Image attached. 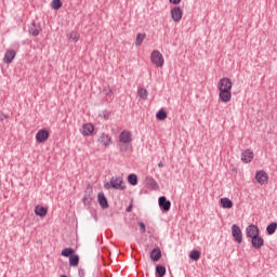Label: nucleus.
Wrapping results in <instances>:
<instances>
[{
	"label": "nucleus",
	"mask_w": 277,
	"mask_h": 277,
	"mask_svg": "<svg viewBox=\"0 0 277 277\" xmlns=\"http://www.w3.org/2000/svg\"><path fill=\"white\" fill-rule=\"evenodd\" d=\"M105 189H120L121 192L127 189L124 186V180L121 176H113L109 182L104 184Z\"/></svg>",
	"instance_id": "1"
},
{
	"label": "nucleus",
	"mask_w": 277,
	"mask_h": 277,
	"mask_svg": "<svg viewBox=\"0 0 277 277\" xmlns=\"http://www.w3.org/2000/svg\"><path fill=\"white\" fill-rule=\"evenodd\" d=\"M150 62L155 64L158 68H161L163 64H166V60H163V54L159 52V50H154L150 54Z\"/></svg>",
	"instance_id": "2"
},
{
	"label": "nucleus",
	"mask_w": 277,
	"mask_h": 277,
	"mask_svg": "<svg viewBox=\"0 0 277 277\" xmlns=\"http://www.w3.org/2000/svg\"><path fill=\"white\" fill-rule=\"evenodd\" d=\"M98 144L104 146L105 148H108V146H111L114 144V141L111 140V135L103 132L100 134V137L97 138Z\"/></svg>",
	"instance_id": "3"
},
{
	"label": "nucleus",
	"mask_w": 277,
	"mask_h": 277,
	"mask_svg": "<svg viewBox=\"0 0 277 277\" xmlns=\"http://www.w3.org/2000/svg\"><path fill=\"white\" fill-rule=\"evenodd\" d=\"M260 234L261 230L259 229V226L254 224H250L246 228V237H248V239H253L254 237H258V235Z\"/></svg>",
	"instance_id": "4"
},
{
	"label": "nucleus",
	"mask_w": 277,
	"mask_h": 277,
	"mask_svg": "<svg viewBox=\"0 0 277 277\" xmlns=\"http://www.w3.org/2000/svg\"><path fill=\"white\" fill-rule=\"evenodd\" d=\"M217 90L219 91H222V90L230 91V90H233V81L229 78L220 79V81L217 82Z\"/></svg>",
	"instance_id": "5"
},
{
	"label": "nucleus",
	"mask_w": 277,
	"mask_h": 277,
	"mask_svg": "<svg viewBox=\"0 0 277 277\" xmlns=\"http://www.w3.org/2000/svg\"><path fill=\"white\" fill-rule=\"evenodd\" d=\"M232 235L237 243H241L243 241V234L237 224L232 226Z\"/></svg>",
	"instance_id": "6"
},
{
	"label": "nucleus",
	"mask_w": 277,
	"mask_h": 277,
	"mask_svg": "<svg viewBox=\"0 0 277 277\" xmlns=\"http://www.w3.org/2000/svg\"><path fill=\"white\" fill-rule=\"evenodd\" d=\"M49 137H50L49 130L41 129L36 134V142L37 144H44V142H47Z\"/></svg>",
	"instance_id": "7"
},
{
	"label": "nucleus",
	"mask_w": 277,
	"mask_h": 277,
	"mask_svg": "<svg viewBox=\"0 0 277 277\" xmlns=\"http://www.w3.org/2000/svg\"><path fill=\"white\" fill-rule=\"evenodd\" d=\"M158 205H159L161 211H164L166 213H167V211H170V209L172 207V202L170 200H168V198L166 196L159 197Z\"/></svg>",
	"instance_id": "8"
},
{
	"label": "nucleus",
	"mask_w": 277,
	"mask_h": 277,
	"mask_svg": "<svg viewBox=\"0 0 277 277\" xmlns=\"http://www.w3.org/2000/svg\"><path fill=\"white\" fill-rule=\"evenodd\" d=\"M119 142H120V144H131V142H133V137L131 135V132L128 131V130H123L119 134Z\"/></svg>",
	"instance_id": "9"
},
{
	"label": "nucleus",
	"mask_w": 277,
	"mask_h": 277,
	"mask_svg": "<svg viewBox=\"0 0 277 277\" xmlns=\"http://www.w3.org/2000/svg\"><path fill=\"white\" fill-rule=\"evenodd\" d=\"M171 16L174 23H181V19L183 18V10L181 9V6H174L171 10Z\"/></svg>",
	"instance_id": "10"
},
{
	"label": "nucleus",
	"mask_w": 277,
	"mask_h": 277,
	"mask_svg": "<svg viewBox=\"0 0 277 277\" xmlns=\"http://www.w3.org/2000/svg\"><path fill=\"white\" fill-rule=\"evenodd\" d=\"M251 246L255 248V250H261L265 246V240L261 236H255L251 238Z\"/></svg>",
	"instance_id": "11"
},
{
	"label": "nucleus",
	"mask_w": 277,
	"mask_h": 277,
	"mask_svg": "<svg viewBox=\"0 0 277 277\" xmlns=\"http://www.w3.org/2000/svg\"><path fill=\"white\" fill-rule=\"evenodd\" d=\"M255 180L260 185H265L267 181H269V176L267 175V172L265 171H258L255 174Z\"/></svg>",
	"instance_id": "12"
},
{
	"label": "nucleus",
	"mask_w": 277,
	"mask_h": 277,
	"mask_svg": "<svg viewBox=\"0 0 277 277\" xmlns=\"http://www.w3.org/2000/svg\"><path fill=\"white\" fill-rule=\"evenodd\" d=\"M219 92V98L222 101V103H230V100L233 98V93H230V91L221 90Z\"/></svg>",
	"instance_id": "13"
},
{
	"label": "nucleus",
	"mask_w": 277,
	"mask_h": 277,
	"mask_svg": "<svg viewBox=\"0 0 277 277\" xmlns=\"http://www.w3.org/2000/svg\"><path fill=\"white\" fill-rule=\"evenodd\" d=\"M14 57H16V51L12 49L6 50L3 57L4 64H12V62H14Z\"/></svg>",
	"instance_id": "14"
},
{
	"label": "nucleus",
	"mask_w": 277,
	"mask_h": 277,
	"mask_svg": "<svg viewBox=\"0 0 277 277\" xmlns=\"http://www.w3.org/2000/svg\"><path fill=\"white\" fill-rule=\"evenodd\" d=\"M92 133H94V124H92V123H84L82 126L81 134L84 137H88V136L92 135Z\"/></svg>",
	"instance_id": "15"
},
{
	"label": "nucleus",
	"mask_w": 277,
	"mask_h": 277,
	"mask_svg": "<svg viewBox=\"0 0 277 277\" xmlns=\"http://www.w3.org/2000/svg\"><path fill=\"white\" fill-rule=\"evenodd\" d=\"M97 202L103 209H109V202L107 201V197H105V193H98Z\"/></svg>",
	"instance_id": "16"
},
{
	"label": "nucleus",
	"mask_w": 277,
	"mask_h": 277,
	"mask_svg": "<svg viewBox=\"0 0 277 277\" xmlns=\"http://www.w3.org/2000/svg\"><path fill=\"white\" fill-rule=\"evenodd\" d=\"M252 159H254V153L250 149H247L241 154V161H243V163H250Z\"/></svg>",
	"instance_id": "17"
},
{
	"label": "nucleus",
	"mask_w": 277,
	"mask_h": 277,
	"mask_svg": "<svg viewBox=\"0 0 277 277\" xmlns=\"http://www.w3.org/2000/svg\"><path fill=\"white\" fill-rule=\"evenodd\" d=\"M146 185L147 187H150V189H159V184H157V181L153 176L146 177Z\"/></svg>",
	"instance_id": "18"
},
{
	"label": "nucleus",
	"mask_w": 277,
	"mask_h": 277,
	"mask_svg": "<svg viewBox=\"0 0 277 277\" xmlns=\"http://www.w3.org/2000/svg\"><path fill=\"white\" fill-rule=\"evenodd\" d=\"M49 210L44 207L37 206L35 208V214L38 215V217H45Z\"/></svg>",
	"instance_id": "19"
},
{
	"label": "nucleus",
	"mask_w": 277,
	"mask_h": 277,
	"mask_svg": "<svg viewBox=\"0 0 277 277\" xmlns=\"http://www.w3.org/2000/svg\"><path fill=\"white\" fill-rule=\"evenodd\" d=\"M40 25L32 23V25L29 27L28 31L30 36H40Z\"/></svg>",
	"instance_id": "20"
},
{
	"label": "nucleus",
	"mask_w": 277,
	"mask_h": 277,
	"mask_svg": "<svg viewBox=\"0 0 277 277\" xmlns=\"http://www.w3.org/2000/svg\"><path fill=\"white\" fill-rule=\"evenodd\" d=\"M223 209H233V201L226 197L220 199Z\"/></svg>",
	"instance_id": "21"
},
{
	"label": "nucleus",
	"mask_w": 277,
	"mask_h": 277,
	"mask_svg": "<svg viewBox=\"0 0 277 277\" xmlns=\"http://www.w3.org/2000/svg\"><path fill=\"white\" fill-rule=\"evenodd\" d=\"M151 261H159L161 259V249L155 248L150 253Z\"/></svg>",
	"instance_id": "22"
},
{
	"label": "nucleus",
	"mask_w": 277,
	"mask_h": 277,
	"mask_svg": "<svg viewBox=\"0 0 277 277\" xmlns=\"http://www.w3.org/2000/svg\"><path fill=\"white\" fill-rule=\"evenodd\" d=\"M131 148H133L131 143H120L119 144V150L121 153H129V150H131Z\"/></svg>",
	"instance_id": "23"
},
{
	"label": "nucleus",
	"mask_w": 277,
	"mask_h": 277,
	"mask_svg": "<svg viewBox=\"0 0 277 277\" xmlns=\"http://www.w3.org/2000/svg\"><path fill=\"white\" fill-rule=\"evenodd\" d=\"M62 256H66L67 259H70L75 254V249L72 248H65L61 252Z\"/></svg>",
	"instance_id": "24"
},
{
	"label": "nucleus",
	"mask_w": 277,
	"mask_h": 277,
	"mask_svg": "<svg viewBox=\"0 0 277 277\" xmlns=\"http://www.w3.org/2000/svg\"><path fill=\"white\" fill-rule=\"evenodd\" d=\"M69 265L70 267H77V265H79V255L77 254L70 255Z\"/></svg>",
	"instance_id": "25"
},
{
	"label": "nucleus",
	"mask_w": 277,
	"mask_h": 277,
	"mask_svg": "<svg viewBox=\"0 0 277 277\" xmlns=\"http://www.w3.org/2000/svg\"><path fill=\"white\" fill-rule=\"evenodd\" d=\"M166 276V266L157 265L156 266V277H163Z\"/></svg>",
	"instance_id": "26"
},
{
	"label": "nucleus",
	"mask_w": 277,
	"mask_h": 277,
	"mask_svg": "<svg viewBox=\"0 0 277 277\" xmlns=\"http://www.w3.org/2000/svg\"><path fill=\"white\" fill-rule=\"evenodd\" d=\"M144 40H146V34H137L136 35V40H135V45L136 47H142V42H144Z\"/></svg>",
	"instance_id": "27"
},
{
	"label": "nucleus",
	"mask_w": 277,
	"mask_h": 277,
	"mask_svg": "<svg viewBox=\"0 0 277 277\" xmlns=\"http://www.w3.org/2000/svg\"><path fill=\"white\" fill-rule=\"evenodd\" d=\"M137 95L140 96V98H142V101H146V98H148V91L144 88H140L137 90Z\"/></svg>",
	"instance_id": "28"
},
{
	"label": "nucleus",
	"mask_w": 277,
	"mask_h": 277,
	"mask_svg": "<svg viewBox=\"0 0 277 277\" xmlns=\"http://www.w3.org/2000/svg\"><path fill=\"white\" fill-rule=\"evenodd\" d=\"M128 183L132 186L137 185V174L131 173L130 175H128Z\"/></svg>",
	"instance_id": "29"
},
{
	"label": "nucleus",
	"mask_w": 277,
	"mask_h": 277,
	"mask_svg": "<svg viewBox=\"0 0 277 277\" xmlns=\"http://www.w3.org/2000/svg\"><path fill=\"white\" fill-rule=\"evenodd\" d=\"M157 120H166L168 118V113L161 108L157 114H156Z\"/></svg>",
	"instance_id": "30"
},
{
	"label": "nucleus",
	"mask_w": 277,
	"mask_h": 277,
	"mask_svg": "<svg viewBox=\"0 0 277 277\" xmlns=\"http://www.w3.org/2000/svg\"><path fill=\"white\" fill-rule=\"evenodd\" d=\"M276 229H277V223H271L266 227V233L267 235H274V233H276Z\"/></svg>",
	"instance_id": "31"
},
{
	"label": "nucleus",
	"mask_w": 277,
	"mask_h": 277,
	"mask_svg": "<svg viewBox=\"0 0 277 277\" xmlns=\"http://www.w3.org/2000/svg\"><path fill=\"white\" fill-rule=\"evenodd\" d=\"M189 259H192V261H199L200 260V251L193 250L189 254Z\"/></svg>",
	"instance_id": "32"
},
{
	"label": "nucleus",
	"mask_w": 277,
	"mask_h": 277,
	"mask_svg": "<svg viewBox=\"0 0 277 277\" xmlns=\"http://www.w3.org/2000/svg\"><path fill=\"white\" fill-rule=\"evenodd\" d=\"M62 5H63L62 0H53L51 8L52 10H60Z\"/></svg>",
	"instance_id": "33"
},
{
	"label": "nucleus",
	"mask_w": 277,
	"mask_h": 277,
	"mask_svg": "<svg viewBox=\"0 0 277 277\" xmlns=\"http://www.w3.org/2000/svg\"><path fill=\"white\" fill-rule=\"evenodd\" d=\"M69 40H70V42L79 41V32L71 31L70 35H69Z\"/></svg>",
	"instance_id": "34"
},
{
	"label": "nucleus",
	"mask_w": 277,
	"mask_h": 277,
	"mask_svg": "<svg viewBox=\"0 0 277 277\" xmlns=\"http://www.w3.org/2000/svg\"><path fill=\"white\" fill-rule=\"evenodd\" d=\"M100 116H101V118H103L104 120H109V118L111 117V111H109V110H103Z\"/></svg>",
	"instance_id": "35"
},
{
	"label": "nucleus",
	"mask_w": 277,
	"mask_h": 277,
	"mask_svg": "<svg viewBox=\"0 0 277 277\" xmlns=\"http://www.w3.org/2000/svg\"><path fill=\"white\" fill-rule=\"evenodd\" d=\"M83 202H84V205H90V202H92V196L85 195L83 197Z\"/></svg>",
	"instance_id": "36"
},
{
	"label": "nucleus",
	"mask_w": 277,
	"mask_h": 277,
	"mask_svg": "<svg viewBox=\"0 0 277 277\" xmlns=\"http://www.w3.org/2000/svg\"><path fill=\"white\" fill-rule=\"evenodd\" d=\"M138 227L141 233H146V224L144 222H138Z\"/></svg>",
	"instance_id": "37"
},
{
	"label": "nucleus",
	"mask_w": 277,
	"mask_h": 277,
	"mask_svg": "<svg viewBox=\"0 0 277 277\" xmlns=\"http://www.w3.org/2000/svg\"><path fill=\"white\" fill-rule=\"evenodd\" d=\"M78 276H79V277H85V269L79 268V269H78Z\"/></svg>",
	"instance_id": "38"
},
{
	"label": "nucleus",
	"mask_w": 277,
	"mask_h": 277,
	"mask_svg": "<svg viewBox=\"0 0 277 277\" xmlns=\"http://www.w3.org/2000/svg\"><path fill=\"white\" fill-rule=\"evenodd\" d=\"M6 118H10V115L1 114L0 115V122H3V120H6Z\"/></svg>",
	"instance_id": "39"
},
{
	"label": "nucleus",
	"mask_w": 277,
	"mask_h": 277,
	"mask_svg": "<svg viewBox=\"0 0 277 277\" xmlns=\"http://www.w3.org/2000/svg\"><path fill=\"white\" fill-rule=\"evenodd\" d=\"M170 3H173V5H179L181 3V0H169Z\"/></svg>",
	"instance_id": "40"
},
{
	"label": "nucleus",
	"mask_w": 277,
	"mask_h": 277,
	"mask_svg": "<svg viewBox=\"0 0 277 277\" xmlns=\"http://www.w3.org/2000/svg\"><path fill=\"white\" fill-rule=\"evenodd\" d=\"M113 95H114V91L111 89L106 91V96H113Z\"/></svg>",
	"instance_id": "41"
},
{
	"label": "nucleus",
	"mask_w": 277,
	"mask_h": 277,
	"mask_svg": "<svg viewBox=\"0 0 277 277\" xmlns=\"http://www.w3.org/2000/svg\"><path fill=\"white\" fill-rule=\"evenodd\" d=\"M132 210H133V205H130V206L126 209L127 213H131Z\"/></svg>",
	"instance_id": "42"
},
{
	"label": "nucleus",
	"mask_w": 277,
	"mask_h": 277,
	"mask_svg": "<svg viewBox=\"0 0 277 277\" xmlns=\"http://www.w3.org/2000/svg\"><path fill=\"white\" fill-rule=\"evenodd\" d=\"M158 168H163V162H159Z\"/></svg>",
	"instance_id": "43"
},
{
	"label": "nucleus",
	"mask_w": 277,
	"mask_h": 277,
	"mask_svg": "<svg viewBox=\"0 0 277 277\" xmlns=\"http://www.w3.org/2000/svg\"><path fill=\"white\" fill-rule=\"evenodd\" d=\"M61 277H68V276H66V275H61Z\"/></svg>",
	"instance_id": "44"
}]
</instances>
